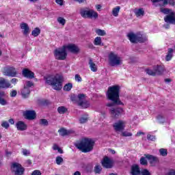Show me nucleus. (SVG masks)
Returning <instances> with one entry per match:
<instances>
[{"label":"nucleus","instance_id":"1","mask_svg":"<svg viewBox=\"0 0 175 175\" xmlns=\"http://www.w3.org/2000/svg\"><path fill=\"white\" fill-rule=\"evenodd\" d=\"M107 99L111 100L113 103L107 104V107L109 108V111L112 118H118L122 114L123 109L120 107H114L116 105H123L122 102L120 100V86L113 85L108 88L107 92Z\"/></svg>","mask_w":175,"mask_h":175},{"label":"nucleus","instance_id":"2","mask_svg":"<svg viewBox=\"0 0 175 175\" xmlns=\"http://www.w3.org/2000/svg\"><path fill=\"white\" fill-rule=\"evenodd\" d=\"M44 80L46 84L51 85L53 90L59 91L62 90V83L64 81V77L57 74L56 75H46L44 77Z\"/></svg>","mask_w":175,"mask_h":175},{"label":"nucleus","instance_id":"3","mask_svg":"<svg viewBox=\"0 0 175 175\" xmlns=\"http://www.w3.org/2000/svg\"><path fill=\"white\" fill-rule=\"evenodd\" d=\"M94 146H95V142L91 138H83L75 144V147L82 152H90L94 150Z\"/></svg>","mask_w":175,"mask_h":175},{"label":"nucleus","instance_id":"4","mask_svg":"<svg viewBox=\"0 0 175 175\" xmlns=\"http://www.w3.org/2000/svg\"><path fill=\"white\" fill-rule=\"evenodd\" d=\"M108 61L110 66H120V65H122V59L115 52L109 53Z\"/></svg>","mask_w":175,"mask_h":175},{"label":"nucleus","instance_id":"5","mask_svg":"<svg viewBox=\"0 0 175 175\" xmlns=\"http://www.w3.org/2000/svg\"><path fill=\"white\" fill-rule=\"evenodd\" d=\"M80 14L83 18H90L91 20H96L99 16L98 12L90 8H81Z\"/></svg>","mask_w":175,"mask_h":175},{"label":"nucleus","instance_id":"6","mask_svg":"<svg viewBox=\"0 0 175 175\" xmlns=\"http://www.w3.org/2000/svg\"><path fill=\"white\" fill-rule=\"evenodd\" d=\"M54 55L56 59H58L59 61H65V59H66V57H68L65 46H63L62 48L55 50Z\"/></svg>","mask_w":175,"mask_h":175},{"label":"nucleus","instance_id":"7","mask_svg":"<svg viewBox=\"0 0 175 175\" xmlns=\"http://www.w3.org/2000/svg\"><path fill=\"white\" fill-rule=\"evenodd\" d=\"M11 171L15 175H23L25 170L23 167V165L18 163H12L11 165Z\"/></svg>","mask_w":175,"mask_h":175},{"label":"nucleus","instance_id":"8","mask_svg":"<svg viewBox=\"0 0 175 175\" xmlns=\"http://www.w3.org/2000/svg\"><path fill=\"white\" fill-rule=\"evenodd\" d=\"M154 3V6H160L161 8H163L166 6L169 3L171 6H174L175 1L174 0H151Z\"/></svg>","mask_w":175,"mask_h":175},{"label":"nucleus","instance_id":"9","mask_svg":"<svg viewBox=\"0 0 175 175\" xmlns=\"http://www.w3.org/2000/svg\"><path fill=\"white\" fill-rule=\"evenodd\" d=\"M3 74L4 76H8L9 77H16L17 70L13 66H7L4 68Z\"/></svg>","mask_w":175,"mask_h":175},{"label":"nucleus","instance_id":"10","mask_svg":"<svg viewBox=\"0 0 175 175\" xmlns=\"http://www.w3.org/2000/svg\"><path fill=\"white\" fill-rule=\"evenodd\" d=\"M126 122L124 120H119L113 124V129L116 132H122L125 129Z\"/></svg>","mask_w":175,"mask_h":175},{"label":"nucleus","instance_id":"11","mask_svg":"<svg viewBox=\"0 0 175 175\" xmlns=\"http://www.w3.org/2000/svg\"><path fill=\"white\" fill-rule=\"evenodd\" d=\"M66 50L72 53V54H79L80 53V48L75 44H68V45L64 46Z\"/></svg>","mask_w":175,"mask_h":175},{"label":"nucleus","instance_id":"12","mask_svg":"<svg viewBox=\"0 0 175 175\" xmlns=\"http://www.w3.org/2000/svg\"><path fill=\"white\" fill-rule=\"evenodd\" d=\"M164 21L167 24H173L175 25V12H171L170 14L165 16L164 17Z\"/></svg>","mask_w":175,"mask_h":175},{"label":"nucleus","instance_id":"13","mask_svg":"<svg viewBox=\"0 0 175 175\" xmlns=\"http://www.w3.org/2000/svg\"><path fill=\"white\" fill-rule=\"evenodd\" d=\"M23 116L26 120H35L36 118V113L35 111L27 110L23 112Z\"/></svg>","mask_w":175,"mask_h":175},{"label":"nucleus","instance_id":"14","mask_svg":"<svg viewBox=\"0 0 175 175\" xmlns=\"http://www.w3.org/2000/svg\"><path fill=\"white\" fill-rule=\"evenodd\" d=\"M102 165L103 167H106V169H111L113 167V160L105 157L102 161Z\"/></svg>","mask_w":175,"mask_h":175},{"label":"nucleus","instance_id":"15","mask_svg":"<svg viewBox=\"0 0 175 175\" xmlns=\"http://www.w3.org/2000/svg\"><path fill=\"white\" fill-rule=\"evenodd\" d=\"M0 88H12V84L5 78H0Z\"/></svg>","mask_w":175,"mask_h":175},{"label":"nucleus","instance_id":"16","mask_svg":"<svg viewBox=\"0 0 175 175\" xmlns=\"http://www.w3.org/2000/svg\"><path fill=\"white\" fill-rule=\"evenodd\" d=\"M22 74L24 77H27V79H33L35 77V74L33 72L29 70L28 68H25L22 71Z\"/></svg>","mask_w":175,"mask_h":175},{"label":"nucleus","instance_id":"17","mask_svg":"<svg viewBox=\"0 0 175 175\" xmlns=\"http://www.w3.org/2000/svg\"><path fill=\"white\" fill-rule=\"evenodd\" d=\"M16 127L18 131H27V128H28V126H27L25 122L23 121H18L16 124Z\"/></svg>","mask_w":175,"mask_h":175},{"label":"nucleus","instance_id":"18","mask_svg":"<svg viewBox=\"0 0 175 175\" xmlns=\"http://www.w3.org/2000/svg\"><path fill=\"white\" fill-rule=\"evenodd\" d=\"M21 29L23 30V35H28V33H29V27L28 26V24L25 23H22L21 24Z\"/></svg>","mask_w":175,"mask_h":175},{"label":"nucleus","instance_id":"19","mask_svg":"<svg viewBox=\"0 0 175 175\" xmlns=\"http://www.w3.org/2000/svg\"><path fill=\"white\" fill-rule=\"evenodd\" d=\"M21 94L24 98V99L28 98L29 96V94H31V90H29V88L24 87V88L21 90Z\"/></svg>","mask_w":175,"mask_h":175},{"label":"nucleus","instance_id":"20","mask_svg":"<svg viewBox=\"0 0 175 175\" xmlns=\"http://www.w3.org/2000/svg\"><path fill=\"white\" fill-rule=\"evenodd\" d=\"M153 69L156 76H160V75L163 73V67H162V66H154Z\"/></svg>","mask_w":175,"mask_h":175},{"label":"nucleus","instance_id":"21","mask_svg":"<svg viewBox=\"0 0 175 175\" xmlns=\"http://www.w3.org/2000/svg\"><path fill=\"white\" fill-rule=\"evenodd\" d=\"M142 173L140 172V168L139 167V165H134L131 167V174L132 175H139Z\"/></svg>","mask_w":175,"mask_h":175},{"label":"nucleus","instance_id":"22","mask_svg":"<svg viewBox=\"0 0 175 175\" xmlns=\"http://www.w3.org/2000/svg\"><path fill=\"white\" fill-rule=\"evenodd\" d=\"M127 36L131 43H137V34L130 33Z\"/></svg>","mask_w":175,"mask_h":175},{"label":"nucleus","instance_id":"23","mask_svg":"<svg viewBox=\"0 0 175 175\" xmlns=\"http://www.w3.org/2000/svg\"><path fill=\"white\" fill-rule=\"evenodd\" d=\"M147 40V36L146 35L137 33V42H139L140 43H144V42H146Z\"/></svg>","mask_w":175,"mask_h":175},{"label":"nucleus","instance_id":"24","mask_svg":"<svg viewBox=\"0 0 175 175\" xmlns=\"http://www.w3.org/2000/svg\"><path fill=\"white\" fill-rule=\"evenodd\" d=\"M136 17H143L144 16V9L139 8L134 10Z\"/></svg>","mask_w":175,"mask_h":175},{"label":"nucleus","instance_id":"25","mask_svg":"<svg viewBox=\"0 0 175 175\" xmlns=\"http://www.w3.org/2000/svg\"><path fill=\"white\" fill-rule=\"evenodd\" d=\"M174 50H173V49L170 48L168 49V52L165 56V60L166 61H170L172 59V58H173V53H174Z\"/></svg>","mask_w":175,"mask_h":175},{"label":"nucleus","instance_id":"26","mask_svg":"<svg viewBox=\"0 0 175 175\" xmlns=\"http://www.w3.org/2000/svg\"><path fill=\"white\" fill-rule=\"evenodd\" d=\"M89 65L92 72H96L98 70V67H96V64L94 63L92 59H90Z\"/></svg>","mask_w":175,"mask_h":175},{"label":"nucleus","instance_id":"27","mask_svg":"<svg viewBox=\"0 0 175 175\" xmlns=\"http://www.w3.org/2000/svg\"><path fill=\"white\" fill-rule=\"evenodd\" d=\"M144 157L150 161V163H153V162H157L158 161V158H157V157L151 154H144Z\"/></svg>","mask_w":175,"mask_h":175},{"label":"nucleus","instance_id":"28","mask_svg":"<svg viewBox=\"0 0 175 175\" xmlns=\"http://www.w3.org/2000/svg\"><path fill=\"white\" fill-rule=\"evenodd\" d=\"M94 46H105V44L102 42V38L96 37L94 40Z\"/></svg>","mask_w":175,"mask_h":175},{"label":"nucleus","instance_id":"29","mask_svg":"<svg viewBox=\"0 0 175 175\" xmlns=\"http://www.w3.org/2000/svg\"><path fill=\"white\" fill-rule=\"evenodd\" d=\"M121 8L120 6H116L112 10V14L114 17H118V14L120 13Z\"/></svg>","mask_w":175,"mask_h":175},{"label":"nucleus","instance_id":"30","mask_svg":"<svg viewBox=\"0 0 175 175\" xmlns=\"http://www.w3.org/2000/svg\"><path fill=\"white\" fill-rule=\"evenodd\" d=\"M40 34V29L38 27H36L32 31H31V35L36 38V36H39Z\"/></svg>","mask_w":175,"mask_h":175},{"label":"nucleus","instance_id":"31","mask_svg":"<svg viewBox=\"0 0 175 175\" xmlns=\"http://www.w3.org/2000/svg\"><path fill=\"white\" fill-rule=\"evenodd\" d=\"M57 111L59 114H65L66 111H68V109L64 106H61L57 108Z\"/></svg>","mask_w":175,"mask_h":175},{"label":"nucleus","instance_id":"32","mask_svg":"<svg viewBox=\"0 0 175 175\" xmlns=\"http://www.w3.org/2000/svg\"><path fill=\"white\" fill-rule=\"evenodd\" d=\"M95 32L98 36H106V31L105 30L96 29Z\"/></svg>","mask_w":175,"mask_h":175},{"label":"nucleus","instance_id":"33","mask_svg":"<svg viewBox=\"0 0 175 175\" xmlns=\"http://www.w3.org/2000/svg\"><path fill=\"white\" fill-rule=\"evenodd\" d=\"M87 121H88V115L82 116L79 118L80 124H85V122H87Z\"/></svg>","mask_w":175,"mask_h":175},{"label":"nucleus","instance_id":"34","mask_svg":"<svg viewBox=\"0 0 175 175\" xmlns=\"http://www.w3.org/2000/svg\"><path fill=\"white\" fill-rule=\"evenodd\" d=\"M39 125L41 126H49V121L46 119H40L39 122Z\"/></svg>","mask_w":175,"mask_h":175},{"label":"nucleus","instance_id":"35","mask_svg":"<svg viewBox=\"0 0 175 175\" xmlns=\"http://www.w3.org/2000/svg\"><path fill=\"white\" fill-rule=\"evenodd\" d=\"M79 106L83 107V109H87V107H90V103L88 101H81L79 103Z\"/></svg>","mask_w":175,"mask_h":175},{"label":"nucleus","instance_id":"36","mask_svg":"<svg viewBox=\"0 0 175 175\" xmlns=\"http://www.w3.org/2000/svg\"><path fill=\"white\" fill-rule=\"evenodd\" d=\"M58 132L61 136H66V135H69V131L65 129H61Z\"/></svg>","mask_w":175,"mask_h":175},{"label":"nucleus","instance_id":"37","mask_svg":"<svg viewBox=\"0 0 175 175\" xmlns=\"http://www.w3.org/2000/svg\"><path fill=\"white\" fill-rule=\"evenodd\" d=\"M94 172L96 174H100V172H102V167L99 165H96L94 167Z\"/></svg>","mask_w":175,"mask_h":175},{"label":"nucleus","instance_id":"38","mask_svg":"<svg viewBox=\"0 0 175 175\" xmlns=\"http://www.w3.org/2000/svg\"><path fill=\"white\" fill-rule=\"evenodd\" d=\"M145 72L147 75H148L149 76H156L155 75V72H154V68L153 69H151V68H146L145 70Z\"/></svg>","mask_w":175,"mask_h":175},{"label":"nucleus","instance_id":"39","mask_svg":"<svg viewBox=\"0 0 175 175\" xmlns=\"http://www.w3.org/2000/svg\"><path fill=\"white\" fill-rule=\"evenodd\" d=\"M157 120L160 124H163V122H165V117L162 114H159L157 116Z\"/></svg>","mask_w":175,"mask_h":175},{"label":"nucleus","instance_id":"40","mask_svg":"<svg viewBox=\"0 0 175 175\" xmlns=\"http://www.w3.org/2000/svg\"><path fill=\"white\" fill-rule=\"evenodd\" d=\"M160 12H161V13H163V14H170V13H172V10L169 9V8H161L160 9Z\"/></svg>","mask_w":175,"mask_h":175},{"label":"nucleus","instance_id":"41","mask_svg":"<svg viewBox=\"0 0 175 175\" xmlns=\"http://www.w3.org/2000/svg\"><path fill=\"white\" fill-rule=\"evenodd\" d=\"M53 150H54V151H57L59 154H64V150H62V149H61L57 144L53 145Z\"/></svg>","mask_w":175,"mask_h":175},{"label":"nucleus","instance_id":"42","mask_svg":"<svg viewBox=\"0 0 175 175\" xmlns=\"http://www.w3.org/2000/svg\"><path fill=\"white\" fill-rule=\"evenodd\" d=\"M159 154L161 157H167V150L165 148H161L159 150Z\"/></svg>","mask_w":175,"mask_h":175},{"label":"nucleus","instance_id":"43","mask_svg":"<svg viewBox=\"0 0 175 175\" xmlns=\"http://www.w3.org/2000/svg\"><path fill=\"white\" fill-rule=\"evenodd\" d=\"M72 87H73V85L72 83H67L64 87V91H70Z\"/></svg>","mask_w":175,"mask_h":175},{"label":"nucleus","instance_id":"44","mask_svg":"<svg viewBox=\"0 0 175 175\" xmlns=\"http://www.w3.org/2000/svg\"><path fill=\"white\" fill-rule=\"evenodd\" d=\"M57 22L59 24H62V25H65V23H66V21H65V18H64L62 17H59V18H57Z\"/></svg>","mask_w":175,"mask_h":175},{"label":"nucleus","instance_id":"45","mask_svg":"<svg viewBox=\"0 0 175 175\" xmlns=\"http://www.w3.org/2000/svg\"><path fill=\"white\" fill-rule=\"evenodd\" d=\"M139 162L141 163V165H147L148 162H147V159H146V157H141Z\"/></svg>","mask_w":175,"mask_h":175},{"label":"nucleus","instance_id":"46","mask_svg":"<svg viewBox=\"0 0 175 175\" xmlns=\"http://www.w3.org/2000/svg\"><path fill=\"white\" fill-rule=\"evenodd\" d=\"M122 135L124 136V137H129L132 136V133H129L128 131H123L122 132Z\"/></svg>","mask_w":175,"mask_h":175},{"label":"nucleus","instance_id":"47","mask_svg":"<svg viewBox=\"0 0 175 175\" xmlns=\"http://www.w3.org/2000/svg\"><path fill=\"white\" fill-rule=\"evenodd\" d=\"M22 154L25 155V157H28V155L31 154V152L27 149H22Z\"/></svg>","mask_w":175,"mask_h":175},{"label":"nucleus","instance_id":"48","mask_svg":"<svg viewBox=\"0 0 175 175\" xmlns=\"http://www.w3.org/2000/svg\"><path fill=\"white\" fill-rule=\"evenodd\" d=\"M62 162H64V159H62V157H56L57 165H61V163H62Z\"/></svg>","mask_w":175,"mask_h":175},{"label":"nucleus","instance_id":"49","mask_svg":"<svg viewBox=\"0 0 175 175\" xmlns=\"http://www.w3.org/2000/svg\"><path fill=\"white\" fill-rule=\"evenodd\" d=\"M0 105H1V106H6V105H8V101H6L3 97L0 98Z\"/></svg>","mask_w":175,"mask_h":175},{"label":"nucleus","instance_id":"50","mask_svg":"<svg viewBox=\"0 0 175 175\" xmlns=\"http://www.w3.org/2000/svg\"><path fill=\"white\" fill-rule=\"evenodd\" d=\"M84 98H85V95L84 94H78V98L79 102H83V100H84Z\"/></svg>","mask_w":175,"mask_h":175},{"label":"nucleus","instance_id":"51","mask_svg":"<svg viewBox=\"0 0 175 175\" xmlns=\"http://www.w3.org/2000/svg\"><path fill=\"white\" fill-rule=\"evenodd\" d=\"M141 174L142 175H151V173L147 169L143 170Z\"/></svg>","mask_w":175,"mask_h":175},{"label":"nucleus","instance_id":"52","mask_svg":"<svg viewBox=\"0 0 175 175\" xmlns=\"http://www.w3.org/2000/svg\"><path fill=\"white\" fill-rule=\"evenodd\" d=\"M75 81H78V83H81L82 79H81V77H80V75H75Z\"/></svg>","mask_w":175,"mask_h":175},{"label":"nucleus","instance_id":"53","mask_svg":"<svg viewBox=\"0 0 175 175\" xmlns=\"http://www.w3.org/2000/svg\"><path fill=\"white\" fill-rule=\"evenodd\" d=\"M147 139H148V140H151L152 142H154V140H155V136L148 134L147 135Z\"/></svg>","mask_w":175,"mask_h":175},{"label":"nucleus","instance_id":"54","mask_svg":"<svg viewBox=\"0 0 175 175\" xmlns=\"http://www.w3.org/2000/svg\"><path fill=\"white\" fill-rule=\"evenodd\" d=\"M1 126H3V128H5V129H8V128H9V123L8 122H3Z\"/></svg>","mask_w":175,"mask_h":175},{"label":"nucleus","instance_id":"55","mask_svg":"<svg viewBox=\"0 0 175 175\" xmlns=\"http://www.w3.org/2000/svg\"><path fill=\"white\" fill-rule=\"evenodd\" d=\"M10 96L12 97V98H14L15 96H17V91H16V90H12L11 92H10Z\"/></svg>","mask_w":175,"mask_h":175},{"label":"nucleus","instance_id":"56","mask_svg":"<svg viewBox=\"0 0 175 175\" xmlns=\"http://www.w3.org/2000/svg\"><path fill=\"white\" fill-rule=\"evenodd\" d=\"M31 175H42V172L40 170H36L31 173Z\"/></svg>","mask_w":175,"mask_h":175},{"label":"nucleus","instance_id":"57","mask_svg":"<svg viewBox=\"0 0 175 175\" xmlns=\"http://www.w3.org/2000/svg\"><path fill=\"white\" fill-rule=\"evenodd\" d=\"M32 85H33V83H32L31 81H27L26 83V86L27 88H29L30 87H32Z\"/></svg>","mask_w":175,"mask_h":175},{"label":"nucleus","instance_id":"58","mask_svg":"<svg viewBox=\"0 0 175 175\" xmlns=\"http://www.w3.org/2000/svg\"><path fill=\"white\" fill-rule=\"evenodd\" d=\"M55 2L58 5H60V6H62L64 5V1L62 0H56Z\"/></svg>","mask_w":175,"mask_h":175},{"label":"nucleus","instance_id":"59","mask_svg":"<svg viewBox=\"0 0 175 175\" xmlns=\"http://www.w3.org/2000/svg\"><path fill=\"white\" fill-rule=\"evenodd\" d=\"M142 135H145V133L144 132L139 131L137 133L136 136L139 137V136H142Z\"/></svg>","mask_w":175,"mask_h":175},{"label":"nucleus","instance_id":"60","mask_svg":"<svg viewBox=\"0 0 175 175\" xmlns=\"http://www.w3.org/2000/svg\"><path fill=\"white\" fill-rule=\"evenodd\" d=\"M76 2H78L79 3H84V2H86L87 0H75Z\"/></svg>","mask_w":175,"mask_h":175},{"label":"nucleus","instance_id":"61","mask_svg":"<svg viewBox=\"0 0 175 175\" xmlns=\"http://www.w3.org/2000/svg\"><path fill=\"white\" fill-rule=\"evenodd\" d=\"M11 83H12V84H16V83H17V79L13 78V79L11 80Z\"/></svg>","mask_w":175,"mask_h":175},{"label":"nucleus","instance_id":"62","mask_svg":"<svg viewBox=\"0 0 175 175\" xmlns=\"http://www.w3.org/2000/svg\"><path fill=\"white\" fill-rule=\"evenodd\" d=\"M5 96V92L0 91V98H3Z\"/></svg>","mask_w":175,"mask_h":175},{"label":"nucleus","instance_id":"63","mask_svg":"<svg viewBox=\"0 0 175 175\" xmlns=\"http://www.w3.org/2000/svg\"><path fill=\"white\" fill-rule=\"evenodd\" d=\"M96 8L98 10H100V9H102V5H96Z\"/></svg>","mask_w":175,"mask_h":175},{"label":"nucleus","instance_id":"64","mask_svg":"<svg viewBox=\"0 0 175 175\" xmlns=\"http://www.w3.org/2000/svg\"><path fill=\"white\" fill-rule=\"evenodd\" d=\"M73 175H81V173H80V172H79V171H77V172H75L74 173Z\"/></svg>","mask_w":175,"mask_h":175}]
</instances>
